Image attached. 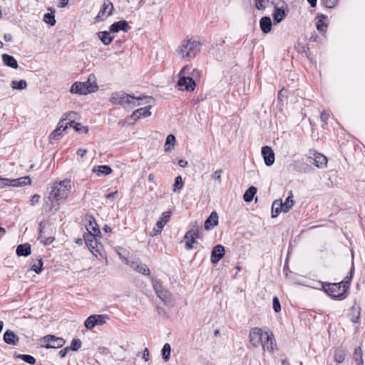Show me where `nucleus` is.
<instances>
[{
  "mask_svg": "<svg viewBox=\"0 0 365 365\" xmlns=\"http://www.w3.org/2000/svg\"><path fill=\"white\" fill-rule=\"evenodd\" d=\"M87 153V150L80 148L77 150V155L81 158H83Z\"/></svg>",
  "mask_w": 365,
  "mask_h": 365,
  "instance_id": "e2e57ef3",
  "label": "nucleus"
},
{
  "mask_svg": "<svg viewBox=\"0 0 365 365\" xmlns=\"http://www.w3.org/2000/svg\"><path fill=\"white\" fill-rule=\"evenodd\" d=\"M68 125H69L70 127H72L75 130L80 133H86L88 131V128L87 127L83 126L81 123L74 120L70 121L68 123Z\"/></svg>",
  "mask_w": 365,
  "mask_h": 365,
  "instance_id": "4c0bfd02",
  "label": "nucleus"
},
{
  "mask_svg": "<svg viewBox=\"0 0 365 365\" xmlns=\"http://www.w3.org/2000/svg\"><path fill=\"white\" fill-rule=\"evenodd\" d=\"M342 282L338 283H324L322 284L323 290L332 299L343 300L346 297V290L341 285Z\"/></svg>",
  "mask_w": 365,
  "mask_h": 365,
  "instance_id": "39448f33",
  "label": "nucleus"
},
{
  "mask_svg": "<svg viewBox=\"0 0 365 365\" xmlns=\"http://www.w3.org/2000/svg\"><path fill=\"white\" fill-rule=\"evenodd\" d=\"M66 341L54 335H46L41 339V346L46 349H58L62 347Z\"/></svg>",
  "mask_w": 365,
  "mask_h": 365,
  "instance_id": "0eeeda50",
  "label": "nucleus"
},
{
  "mask_svg": "<svg viewBox=\"0 0 365 365\" xmlns=\"http://www.w3.org/2000/svg\"><path fill=\"white\" fill-rule=\"evenodd\" d=\"M284 207V212H288L294 205L293 195L290 192V195L286 198L285 201L282 202Z\"/></svg>",
  "mask_w": 365,
  "mask_h": 365,
  "instance_id": "58836bf2",
  "label": "nucleus"
},
{
  "mask_svg": "<svg viewBox=\"0 0 365 365\" xmlns=\"http://www.w3.org/2000/svg\"><path fill=\"white\" fill-rule=\"evenodd\" d=\"M11 88L16 90H23L27 86V83L25 80L12 81L11 83Z\"/></svg>",
  "mask_w": 365,
  "mask_h": 365,
  "instance_id": "c03bdc74",
  "label": "nucleus"
},
{
  "mask_svg": "<svg viewBox=\"0 0 365 365\" xmlns=\"http://www.w3.org/2000/svg\"><path fill=\"white\" fill-rule=\"evenodd\" d=\"M16 252L18 256L27 257L31 252V245L28 243L21 244L17 246Z\"/></svg>",
  "mask_w": 365,
  "mask_h": 365,
  "instance_id": "c85d7f7f",
  "label": "nucleus"
},
{
  "mask_svg": "<svg viewBox=\"0 0 365 365\" xmlns=\"http://www.w3.org/2000/svg\"><path fill=\"white\" fill-rule=\"evenodd\" d=\"M165 225V223L159 219V220L156 223V227L158 229L163 230Z\"/></svg>",
  "mask_w": 365,
  "mask_h": 365,
  "instance_id": "0e129e2a",
  "label": "nucleus"
},
{
  "mask_svg": "<svg viewBox=\"0 0 365 365\" xmlns=\"http://www.w3.org/2000/svg\"><path fill=\"white\" fill-rule=\"evenodd\" d=\"M200 48L201 43L198 40L194 38H188L182 41L177 49V53L182 58L190 60L200 52Z\"/></svg>",
  "mask_w": 365,
  "mask_h": 365,
  "instance_id": "7ed1b4c3",
  "label": "nucleus"
},
{
  "mask_svg": "<svg viewBox=\"0 0 365 365\" xmlns=\"http://www.w3.org/2000/svg\"><path fill=\"white\" fill-rule=\"evenodd\" d=\"M222 173L223 171L222 169L215 170L211 175V179L217 181L219 183H221Z\"/></svg>",
  "mask_w": 365,
  "mask_h": 365,
  "instance_id": "8fccbe9b",
  "label": "nucleus"
},
{
  "mask_svg": "<svg viewBox=\"0 0 365 365\" xmlns=\"http://www.w3.org/2000/svg\"><path fill=\"white\" fill-rule=\"evenodd\" d=\"M86 220L88 222V225H86L88 232L91 231V234L101 235V230L96 223L95 217L92 215H87L86 216Z\"/></svg>",
  "mask_w": 365,
  "mask_h": 365,
  "instance_id": "412c9836",
  "label": "nucleus"
},
{
  "mask_svg": "<svg viewBox=\"0 0 365 365\" xmlns=\"http://www.w3.org/2000/svg\"><path fill=\"white\" fill-rule=\"evenodd\" d=\"M361 308L359 305H354L349 311L350 320L354 323H358L360 319Z\"/></svg>",
  "mask_w": 365,
  "mask_h": 365,
  "instance_id": "c756f323",
  "label": "nucleus"
},
{
  "mask_svg": "<svg viewBox=\"0 0 365 365\" xmlns=\"http://www.w3.org/2000/svg\"><path fill=\"white\" fill-rule=\"evenodd\" d=\"M175 143V137L173 134L167 136L165 143V151L168 152L173 149Z\"/></svg>",
  "mask_w": 365,
  "mask_h": 365,
  "instance_id": "e433bc0d",
  "label": "nucleus"
},
{
  "mask_svg": "<svg viewBox=\"0 0 365 365\" xmlns=\"http://www.w3.org/2000/svg\"><path fill=\"white\" fill-rule=\"evenodd\" d=\"M117 194H118V191L112 192L107 194L106 195V197L107 199H110V198L114 197L115 195H117Z\"/></svg>",
  "mask_w": 365,
  "mask_h": 365,
  "instance_id": "774afa93",
  "label": "nucleus"
},
{
  "mask_svg": "<svg viewBox=\"0 0 365 365\" xmlns=\"http://www.w3.org/2000/svg\"><path fill=\"white\" fill-rule=\"evenodd\" d=\"M109 319L108 315L93 314L89 316L85 321L84 325L88 329H92L96 325H103Z\"/></svg>",
  "mask_w": 365,
  "mask_h": 365,
  "instance_id": "9d476101",
  "label": "nucleus"
},
{
  "mask_svg": "<svg viewBox=\"0 0 365 365\" xmlns=\"http://www.w3.org/2000/svg\"><path fill=\"white\" fill-rule=\"evenodd\" d=\"M281 212H284L282 200H274L272 205V217H277Z\"/></svg>",
  "mask_w": 365,
  "mask_h": 365,
  "instance_id": "2f4dec72",
  "label": "nucleus"
},
{
  "mask_svg": "<svg viewBox=\"0 0 365 365\" xmlns=\"http://www.w3.org/2000/svg\"><path fill=\"white\" fill-rule=\"evenodd\" d=\"M2 61L4 63L10 68H17L19 66L17 61L15 58L11 55L4 53L2 55Z\"/></svg>",
  "mask_w": 365,
  "mask_h": 365,
  "instance_id": "cd10ccee",
  "label": "nucleus"
},
{
  "mask_svg": "<svg viewBox=\"0 0 365 365\" xmlns=\"http://www.w3.org/2000/svg\"><path fill=\"white\" fill-rule=\"evenodd\" d=\"M153 287L158 297L165 304L170 301L171 294L170 292L164 288L160 282L157 280L153 281Z\"/></svg>",
  "mask_w": 365,
  "mask_h": 365,
  "instance_id": "ddd939ff",
  "label": "nucleus"
},
{
  "mask_svg": "<svg viewBox=\"0 0 365 365\" xmlns=\"http://www.w3.org/2000/svg\"><path fill=\"white\" fill-rule=\"evenodd\" d=\"M317 20L316 23L317 29L322 34L326 31L327 24L324 22V20L327 19V16L324 14H317Z\"/></svg>",
  "mask_w": 365,
  "mask_h": 365,
  "instance_id": "7c9ffc66",
  "label": "nucleus"
},
{
  "mask_svg": "<svg viewBox=\"0 0 365 365\" xmlns=\"http://www.w3.org/2000/svg\"><path fill=\"white\" fill-rule=\"evenodd\" d=\"M98 235H96L95 234H91V232L89 231V232L85 233L83 235V240L89 249V250L94 254L95 252L99 253L100 251L98 250V240L96 239V237Z\"/></svg>",
  "mask_w": 365,
  "mask_h": 365,
  "instance_id": "4468645a",
  "label": "nucleus"
},
{
  "mask_svg": "<svg viewBox=\"0 0 365 365\" xmlns=\"http://www.w3.org/2000/svg\"><path fill=\"white\" fill-rule=\"evenodd\" d=\"M43 21L50 26H54L56 24L55 16L53 13H46L43 16Z\"/></svg>",
  "mask_w": 365,
  "mask_h": 365,
  "instance_id": "49530a36",
  "label": "nucleus"
},
{
  "mask_svg": "<svg viewBox=\"0 0 365 365\" xmlns=\"http://www.w3.org/2000/svg\"><path fill=\"white\" fill-rule=\"evenodd\" d=\"M178 165L181 168H185V167H186L187 165V161H186L185 160H182V159H180L178 161Z\"/></svg>",
  "mask_w": 365,
  "mask_h": 365,
  "instance_id": "338daca9",
  "label": "nucleus"
},
{
  "mask_svg": "<svg viewBox=\"0 0 365 365\" xmlns=\"http://www.w3.org/2000/svg\"><path fill=\"white\" fill-rule=\"evenodd\" d=\"M71 192V180L65 179L56 182L51 186L47 199L44 200L43 208L46 212L53 213L58 210L60 201L66 200Z\"/></svg>",
  "mask_w": 365,
  "mask_h": 365,
  "instance_id": "f257e3e1",
  "label": "nucleus"
},
{
  "mask_svg": "<svg viewBox=\"0 0 365 365\" xmlns=\"http://www.w3.org/2000/svg\"><path fill=\"white\" fill-rule=\"evenodd\" d=\"M111 33L112 32L109 30L100 31L97 34L100 40L105 46L109 45L113 40L114 36H111Z\"/></svg>",
  "mask_w": 365,
  "mask_h": 365,
  "instance_id": "bb28decb",
  "label": "nucleus"
},
{
  "mask_svg": "<svg viewBox=\"0 0 365 365\" xmlns=\"http://www.w3.org/2000/svg\"><path fill=\"white\" fill-rule=\"evenodd\" d=\"M10 186L21 187L31 183V180L29 176H24L16 179H9Z\"/></svg>",
  "mask_w": 365,
  "mask_h": 365,
  "instance_id": "393cba45",
  "label": "nucleus"
},
{
  "mask_svg": "<svg viewBox=\"0 0 365 365\" xmlns=\"http://www.w3.org/2000/svg\"><path fill=\"white\" fill-rule=\"evenodd\" d=\"M69 351H70V348L68 346L66 347L59 351V355L61 356V357L63 358L67 355V354Z\"/></svg>",
  "mask_w": 365,
  "mask_h": 365,
  "instance_id": "bf43d9fd",
  "label": "nucleus"
},
{
  "mask_svg": "<svg viewBox=\"0 0 365 365\" xmlns=\"http://www.w3.org/2000/svg\"><path fill=\"white\" fill-rule=\"evenodd\" d=\"M150 105L143 108H138L133 112L130 118L135 121L138 120L141 118H147L151 115V112L150 111Z\"/></svg>",
  "mask_w": 365,
  "mask_h": 365,
  "instance_id": "6ab92c4d",
  "label": "nucleus"
},
{
  "mask_svg": "<svg viewBox=\"0 0 365 365\" xmlns=\"http://www.w3.org/2000/svg\"><path fill=\"white\" fill-rule=\"evenodd\" d=\"M287 97V91L286 89H281L278 93V98L280 101H282L283 98Z\"/></svg>",
  "mask_w": 365,
  "mask_h": 365,
  "instance_id": "13d9d810",
  "label": "nucleus"
},
{
  "mask_svg": "<svg viewBox=\"0 0 365 365\" xmlns=\"http://www.w3.org/2000/svg\"><path fill=\"white\" fill-rule=\"evenodd\" d=\"M5 186H10L9 179L0 176V189L4 188Z\"/></svg>",
  "mask_w": 365,
  "mask_h": 365,
  "instance_id": "6e6d98bb",
  "label": "nucleus"
},
{
  "mask_svg": "<svg viewBox=\"0 0 365 365\" xmlns=\"http://www.w3.org/2000/svg\"><path fill=\"white\" fill-rule=\"evenodd\" d=\"M329 114L327 113L325 111H323L322 113H321V120L324 123H327L328 118H329Z\"/></svg>",
  "mask_w": 365,
  "mask_h": 365,
  "instance_id": "052dcab7",
  "label": "nucleus"
},
{
  "mask_svg": "<svg viewBox=\"0 0 365 365\" xmlns=\"http://www.w3.org/2000/svg\"><path fill=\"white\" fill-rule=\"evenodd\" d=\"M272 307L276 313H279L281 311V304L279 299L277 297H274L273 298Z\"/></svg>",
  "mask_w": 365,
  "mask_h": 365,
  "instance_id": "3c124183",
  "label": "nucleus"
},
{
  "mask_svg": "<svg viewBox=\"0 0 365 365\" xmlns=\"http://www.w3.org/2000/svg\"><path fill=\"white\" fill-rule=\"evenodd\" d=\"M40 199H41V196L38 194L34 195L31 199V205H34L38 203Z\"/></svg>",
  "mask_w": 365,
  "mask_h": 365,
  "instance_id": "4d7b16f0",
  "label": "nucleus"
},
{
  "mask_svg": "<svg viewBox=\"0 0 365 365\" xmlns=\"http://www.w3.org/2000/svg\"><path fill=\"white\" fill-rule=\"evenodd\" d=\"M184 186V182L182 180V178L180 175L178 176L175 179V182L173 187V191L174 192H178L180 191Z\"/></svg>",
  "mask_w": 365,
  "mask_h": 365,
  "instance_id": "37998d69",
  "label": "nucleus"
},
{
  "mask_svg": "<svg viewBox=\"0 0 365 365\" xmlns=\"http://www.w3.org/2000/svg\"><path fill=\"white\" fill-rule=\"evenodd\" d=\"M93 172L98 175H107L112 173V169L108 165H98L93 167Z\"/></svg>",
  "mask_w": 365,
  "mask_h": 365,
  "instance_id": "72a5a7b5",
  "label": "nucleus"
},
{
  "mask_svg": "<svg viewBox=\"0 0 365 365\" xmlns=\"http://www.w3.org/2000/svg\"><path fill=\"white\" fill-rule=\"evenodd\" d=\"M152 99V97L146 96L135 97L124 92H114L112 93L109 101L113 105H120L124 108H133L145 103H150Z\"/></svg>",
  "mask_w": 365,
  "mask_h": 365,
  "instance_id": "f03ea898",
  "label": "nucleus"
},
{
  "mask_svg": "<svg viewBox=\"0 0 365 365\" xmlns=\"http://www.w3.org/2000/svg\"><path fill=\"white\" fill-rule=\"evenodd\" d=\"M171 346L170 344L166 343L162 349V356L165 361H168L170 358Z\"/></svg>",
  "mask_w": 365,
  "mask_h": 365,
  "instance_id": "a18cd8bd",
  "label": "nucleus"
},
{
  "mask_svg": "<svg viewBox=\"0 0 365 365\" xmlns=\"http://www.w3.org/2000/svg\"><path fill=\"white\" fill-rule=\"evenodd\" d=\"M14 358L21 359L26 363L32 365L35 364L36 361V359L33 356L29 354H16L14 355Z\"/></svg>",
  "mask_w": 365,
  "mask_h": 365,
  "instance_id": "79ce46f5",
  "label": "nucleus"
},
{
  "mask_svg": "<svg viewBox=\"0 0 365 365\" xmlns=\"http://www.w3.org/2000/svg\"><path fill=\"white\" fill-rule=\"evenodd\" d=\"M130 29L131 27L129 26L128 21H126L125 20L116 21L111 24L109 27V29L112 33H118L120 31L127 32Z\"/></svg>",
  "mask_w": 365,
  "mask_h": 365,
  "instance_id": "aec40b11",
  "label": "nucleus"
},
{
  "mask_svg": "<svg viewBox=\"0 0 365 365\" xmlns=\"http://www.w3.org/2000/svg\"><path fill=\"white\" fill-rule=\"evenodd\" d=\"M143 358L145 361L149 360V351L148 348H145L143 353Z\"/></svg>",
  "mask_w": 365,
  "mask_h": 365,
  "instance_id": "680f3d73",
  "label": "nucleus"
},
{
  "mask_svg": "<svg viewBox=\"0 0 365 365\" xmlns=\"http://www.w3.org/2000/svg\"><path fill=\"white\" fill-rule=\"evenodd\" d=\"M363 353L360 347L355 349L353 357L357 365H363L364 361L362 357Z\"/></svg>",
  "mask_w": 365,
  "mask_h": 365,
  "instance_id": "a19ab883",
  "label": "nucleus"
},
{
  "mask_svg": "<svg viewBox=\"0 0 365 365\" xmlns=\"http://www.w3.org/2000/svg\"><path fill=\"white\" fill-rule=\"evenodd\" d=\"M190 68L191 67L190 66L186 65L181 69L179 73L180 78L178 82V86L181 90L192 91L196 86V83L192 79V77L185 76V75L188 73V71Z\"/></svg>",
  "mask_w": 365,
  "mask_h": 365,
  "instance_id": "423d86ee",
  "label": "nucleus"
},
{
  "mask_svg": "<svg viewBox=\"0 0 365 365\" xmlns=\"http://www.w3.org/2000/svg\"><path fill=\"white\" fill-rule=\"evenodd\" d=\"M43 261L42 258H38L36 260H33L31 262V269L34 271L36 273L39 274L42 270Z\"/></svg>",
  "mask_w": 365,
  "mask_h": 365,
  "instance_id": "ea45409f",
  "label": "nucleus"
},
{
  "mask_svg": "<svg viewBox=\"0 0 365 365\" xmlns=\"http://www.w3.org/2000/svg\"><path fill=\"white\" fill-rule=\"evenodd\" d=\"M259 27L264 34H268L272 29V21L269 16H263L259 21Z\"/></svg>",
  "mask_w": 365,
  "mask_h": 365,
  "instance_id": "a878e982",
  "label": "nucleus"
},
{
  "mask_svg": "<svg viewBox=\"0 0 365 365\" xmlns=\"http://www.w3.org/2000/svg\"><path fill=\"white\" fill-rule=\"evenodd\" d=\"M92 78H94V76L93 75H90L86 81L74 83L70 89L71 93L86 95L88 93L95 92L98 88V86L95 81L93 83H91Z\"/></svg>",
  "mask_w": 365,
  "mask_h": 365,
  "instance_id": "20e7f679",
  "label": "nucleus"
},
{
  "mask_svg": "<svg viewBox=\"0 0 365 365\" xmlns=\"http://www.w3.org/2000/svg\"><path fill=\"white\" fill-rule=\"evenodd\" d=\"M4 341L11 345H16L19 343V338L11 330H7L4 334Z\"/></svg>",
  "mask_w": 365,
  "mask_h": 365,
  "instance_id": "b1692460",
  "label": "nucleus"
},
{
  "mask_svg": "<svg viewBox=\"0 0 365 365\" xmlns=\"http://www.w3.org/2000/svg\"><path fill=\"white\" fill-rule=\"evenodd\" d=\"M63 120H62L59 123H58V126L51 133V134L50 135V139H55V140H58L59 138H61L62 136H63V133L61 132V128H63V131H65L66 130V128H68V125H66L65 126L63 125Z\"/></svg>",
  "mask_w": 365,
  "mask_h": 365,
  "instance_id": "473e14b6",
  "label": "nucleus"
},
{
  "mask_svg": "<svg viewBox=\"0 0 365 365\" xmlns=\"http://www.w3.org/2000/svg\"><path fill=\"white\" fill-rule=\"evenodd\" d=\"M334 360L339 364L342 363L345 359V354L342 350H336L334 353Z\"/></svg>",
  "mask_w": 365,
  "mask_h": 365,
  "instance_id": "de8ad7c7",
  "label": "nucleus"
},
{
  "mask_svg": "<svg viewBox=\"0 0 365 365\" xmlns=\"http://www.w3.org/2000/svg\"><path fill=\"white\" fill-rule=\"evenodd\" d=\"M354 264H352V266L350 269V271H349V275H347L344 279L343 281H341V282H342V286L347 291L350 287V284H351V282L352 280V278H353V275H354Z\"/></svg>",
  "mask_w": 365,
  "mask_h": 365,
  "instance_id": "f704fd0d",
  "label": "nucleus"
},
{
  "mask_svg": "<svg viewBox=\"0 0 365 365\" xmlns=\"http://www.w3.org/2000/svg\"><path fill=\"white\" fill-rule=\"evenodd\" d=\"M120 257L127 264L130 265L131 268H133L136 272L143 274V275H149L150 269L145 264L141 262L139 259H133L129 260L128 258L123 257L120 254Z\"/></svg>",
  "mask_w": 365,
  "mask_h": 365,
  "instance_id": "9b49d317",
  "label": "nucleus"
},
{
  "mask_svg": "<svg viewBox=\"0 0 365 365\" xmlns=\"http://www.w3.org/2000/svg\"><path fill=\"white\" fill-rule=\"evenodd\" d=\"M257 192V189L254 186L250 187L244 193L243 198L245 202H251L254 196Z\"/></svg>",
  "mask_w": 365,
  "mask_h": 365,
  "instance_id": "c9c22d12",
  "label": "nucleus"
},
{
  "mask_svg": "<svg viewBox=\"0 0 365 365\" xmlns=\"http://www.w3.org/2000/svg\"><path fill=\"white\" fill-rule=\"evenodd\" d=\"M275 340L272 332L265 331V336L260 346H262L264 351L272 352L274 346H275Z\"/></svg>",
  "mask_w": 365,
  "mask_h": 365,
  "instance_id": "2eb2a0df",
  "label": "nucleus"
},
{
  "mask_svg": "<svg viewBox=\"0 0 365 365\" xmlns=\"http://www.w3.org/2000/svg\"><path fill=\"white\" fill-rule=\"evenodd\" d=\"M171 215V212L165 211L162 213V215L160 218V220L163 221L165 224L168 222Z\"/></svg>",
  "mask_w": 365,
  "mask_h": 365,
  "instance_id": "5fc2aeb1",
  "label": "nucleus"
},
{
  "mask_svg": "<svg viewBox=\"0 0 365 365\" xmlns=\"http://www.w3.org/2000/svg\"><path fill=\"white\" fill-rule=\"evenodd\" d=\"M81 341L78 339H73L71 341V346H69L70 350L76 351H78L81 346Z\"/></svg>",
  "mask_w": 365,
  "mask_h": 365,
  "instance_id": "09e8293b",
  "label": "nucleus"
},
{
  "mask_svg": "<svg viewBox=\"0 0 365 365\" xmlns=\"http://www.w3.org/2000/svg\"><path fill=\"white\" fill-rule=\"evenodd\" d=\"M218 223V215L216 212H212L205 222V229L207 230L212 229Z\"/></svg>",
  "mask_w": 365,
  "mask_h": 365,
  "instance_id": "5701e85b",
  "label": "nucleus"
},
{
  "mask_svg": "<svg viewBox=\"0 0 365 365\" xmlns=\"http://www.w3.org/2000/svg\"><path fill=\"white\" fill-rule=\"evenodd\" d=\"M274 9L273 12V21L274 24H279L286 16L285 9L287 5L283 0H277V2L273 1Z\"/></svg>",
  "mask_w": 365,
  "mask_h": 365,
  "instance_id": "6e6552de",
  "label": "nucleus"
},
{
  "mask_svg": "<svg viewBox=\"0 0 365 365\" xmlns=\"http://www.w3.org/2000/svg\"><path fill=\"white\" fill-rule=\"evenodd\" d=\"M199 236V227L197 223L195 222L190 225V230L186 232L185 235V249L190 250L193 248V244L195 242V239Z\"/></svg>",
  "mask_w": 365,
  "mask_h": 365,
  "instance_id": "1a4fd4ad",
  "label": "nucleus"
},
{
  "mask_svg": "<svg viewBox=\"0 0 365 365\" xmlns=\"http://www.w3.org/2000/svg\"><path fill=\"white\" fill-rule=\"evenodd\" d=\"M262 155L267 166H271L274 163V153L269 146H264L262 148Z\"/></svg>",
  "mask_w": 365,
  "mask_h": 365,
  "instance_id": "a211bd4d",
  "label": "nucleus"
},
{
  "mask_svg": "<svg viewBox=\"0 0 365 365\" xmlns=\"http://www.w3.org/2000/svg\"><path fill=\"white\" fill-rule=\"evenodd\" d=\"M225 255V247L222 245H215L211 252L210 261L212 264L217 263Z\"/></svg>",
  "mask_w": 365,
  "mask_h": 365,
  "instance_id": "f3484780",
  "label": "nucleus"
},
{
  "mask_svg": "<svg viewBox=\"0 0 365 365\" xmlns=\"http://www.w3.org/2000/svg\"><path fill=\"white\" fill-rule=\"evenodd\" d=\"M264 0H255V8L257 10H264L265 9Z\"/></svg>",
  "mask_w": 365,
  "mask_h": 365,
  "instance_id": "864d4df0",
  "label": "nucleus"
},
{
  "mask_svg": "<svg viewBox=\"0 0 365 365\" xmlns=\"http://www.w3.org/2000/svg\"><path fill=\"white\" fill-rule=\"evenodd\" d=\"M312 154L313 156L308 157L310 163L317 168H323L327 165V159L324 155L317 152H314Z\"/></svg>",
  "mask_w": 365,
  "mask_h": 365,
  "instance_id": "dca6fc26",
  "label": "nucleus"
},
{
  "mask_svg": "<svg viewBox=\"0 0 365 365\" xmlns=\"http://www.w3.org/2000/svg\"><path fill=\"white\" fill-rule=\"evenodd\" d=\"M114 9L113 4L112 2H110L109 0H108V2H104L103 7L98 12V14L97 16V19H102L104 16H109L113 14V11Z\"/></svg>",
  "mask_w": 365,
  "mask_h": 365,
  "instance_id": "4be33fe9",
  "label": "nucleus"
},
{
  "mask_svg": "<svg viewBox=\"0 0 365 365\" xmlns=\"http://www.w3.org/2000/svg\"><path fill=\"white\" fill-rule=\"evenodd\" d=\"M161 232H162V230L158 229L157 227H155V228H153V230L150 232V236H152V237L156 236V235L160 234Z\"/></svg>",
  "mask_w": 365,
  "mask_h": 365,
  "instance_id": "69168bd1",
  "label": "nucleus"
},
{
  "mask_svg": "<svg viewBox=\"0 0 365 365\" xmlns=\"http://www.w3.org/2000/svg\"><path fill=\"white\" fill-rule=\"evenodd\" d=\"M324 6L328 9H332L336 5L338 0H322Z\"/></svg>",
  "mask_w": 365,
  "mask_h": 365,
  "instance_id": "603ef678",
  "label": "nucleus"
},
{
  "mask_svg": "<svg viewBox=\"0 0 365 365\" xmlns=\"http://www.w3.org/2000/svg\"><path fill=\"white\" fill-rule=\"evenodd\" d=\"M264 336L265 332H264L261 328L255 327L250 331V342L255 347H258L261 345Z\"/></svg>",
  "mask_w": 365,
  "mask_h": 365,
  "instance_id": "f8f14e48",
  "label": "nucleus"
}]
</instances>
